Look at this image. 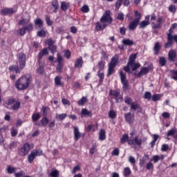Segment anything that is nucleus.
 I'll list each match as a JSON object with an SVG mask.
<instances>
[{
    "label": "nucleus",
    "mask_w": 177,
    "mask_h": 177,
    "mask_svg": "<svg viewBox=\"0 0 177 177\" xmlns=\"http://www.w3.org/2000/svg\"><path fill=\"white\" fill-rule=\"evenodd\" d=\"M32 82V76L31 75H26L19 77L15 82V88L18 91H26L31 85Z\"/></svg>",
    "instance_id": "obj_1"
},
{
    "label": "nucleus",
    "mask_w": 177,
    "mask_h": 177,
    "mask_svg": "<svg viewBox=\"0 0 177 177\" xmlns=\"http://www.w3.org/2000/svg\"><path fill=\"white\" fill-rule=\"evenodd\" d=\"M4 107L8 110H12V111H17L21 107V102L20 100L10 97L8 98L7 101L3 103Z\"/></svg>",
    "instance_id": "obj_2"
},
{
    "label": "nucleus",
    "mask_w": 177,
    "mask_h": 177,
    "mask_svg": "<svg viewBox=\"0 0 177 177\" xmlns=\"http://www.w3.org/2000/svg\"><path fill=\"white\" fill-rule=\"evenodd\" d=\"M35 25L38 26L39 28H40V31L37 32V37H40L41 38H45L46 37V32L44 30V21L42 19L39 18H37L35 21Z\"/></svg>",
    "instance_id": "obj_3"
},
{
    "label": "nucleus",
    "mask_w": 177,
    "mask_h": 177,
    "mask_svg": "<svg viewBox=\"0 0 177 177\" xmlns=\"http://www.w3.org/2000/svg\"><path fill=\"white\" fill-rule=\"evenodd\" d=\"M30 150H31V146L28 142H26L21 148L18 149V154L21 157H26L30 153Z\"/></svg>",
    "instance_id": "obj_4"
},
{
    "label": "nucleus",
    "mask_w": 177,
    "mask_h": 177,
    "mask_svg": "<svg viewBox=\"0 0 177 177\" xmlns=\"http://www.w3.org/2000/svg\"><path fill=\"white\" fill-rule=\"evenodd\" d=\"M100 23H107V24H111L113 23V17H111V11L107 10L103 14L100 19Z\"/></svg>",
    "instance_id": "obj_5"
},
{
    "label": "nucleus",
    "mask_w": 177,
    "mask_h": 177,
    "mask_svg": "<svg viewBox=\"0 0 177 177\" xmlns=\"http://www.w3.org/2000/svg\"><path fill=\"white\" fill-rule=\"evenodd\" d=\"M119 75L120 77L123 91H128V89H129V81L127 80V74L124 73L122 71H120Z\"/></svg>",
    "instance_id": "obj_6"
},
{
    "label": "nucleus",
    "mask_w": 177,
    "mask_h": 177,
    "mask_svg": "<svg viewBox=\"0 0 177 177\" xmlns=\"http://www.w3.org/2000/svg\"><path fill=\"white\" fill-rule=\"evenodd\" d=\"M32 30H34V25H32V23H29L27 26L18 29L17 32L20 37H24V35H26V31H28V32H31Z\"/></svg>",
    "instance_id": "obj_7"
},
{
    "label": "nucleus",
    "mask_w": 177,
    "mask_h": 177,
    "mask_svg": "<svg viewBox=\"0 0 177 177\" xmlns=\"http://www.w3.org/2000/svg\"><path fill=\"white\" fill-rule=\"evenodd\" d=\"M174 42L177 43V35H174L173 36L171 34H169L167 37V42L165 44V49H168V48H171L172 45H174Z\"/></svg>",
    "instance_id": "obj_8"
},
{
    "label": "nucleus",
    "mask_w": 177,
    "mask_h": 177,
    "mask_svg": "<svg viewBox=\"0 0 177 177\" xmlns=\"http://www.w3.org/2000/svg\"><path fill=\"white\" fill-rule=\"evenodd\" d=\"M17 12V8H5L1 10V14L3 16H10V15H15V13Z\"/></svg>",
    "instance_id": "obj_9"
},
{
    "label": "nucleus",
    "mask_w": 177,
    "mask_h": 177,
    "mask_svg": "<svg viewBox=\"0 0 177 177\" xmlns=\"http://www.w3.org/2000/svg\"><path fill=\"white\" fill-rule=\"evenodd\" d=\"M18 60L19 62V68L20 70H23V68H24V67H26V54H24V53H20L18 55Z\"/></svg>",
    "instance_id": "obj_10"
},
{
    "label": "nucleus",
    "mask_w": 177,
    "mask_h": 177,
    "mask_svg": "<svg viewBox=\"0 0 177 177\" xmlns=\"http://www.w3.org/2000/svg\"><path fill=\"white\" fill-rule=\"evenodd\" d=\"M149 71H150V68L149 67H142L140 68V71L138 73H134L135 77L137 78H140V77H143V75H146L149 74Z\"/></svg>",
    "instance_id": "obj_11"
},
{
    "label": "nucleus",
    "mask_w": 177,
    "mask_h": 177,
    "mask_svg": "<svg viewBox=\"0 0 177 177\" xmlns=\"http://www.w3.org/2000/svg\"><path fill=\"white\" fill-rule=\"evenodd\" d=\"M139 18L135 19L129 24L128 28L130 31H135L136 30L138 26H139Z\"/></svg>",
    "instance_id": "obj_12"
},
{
    "label": "nucleus",
    "mask_w": 177,
    "mask_h": 177,
    "mask_svg": "<svg viewBox=\"0 0 177 177\" xmlns=\"http://www.w3.org/2000/svg\"><path fill=\"white\" fill-rule=\"evenodd\" d=\"M73 133H74V139L75 142H78V140L81 137L84 138V136H85V134L84 133L81 134V133H80V130L78 129L77 127H74Z\"/></svg>",
    "instance_id": "obj_13"
},
{
    "label": "nucleus",
    "mask_w": 177,
    "mask_h": 177,
    "mask_svg": "<svg viewBox=\"0 0 177 177\" xmlns=\"http://www.w3.org/2000/svg\"><path fill=\"white\" fill-rule=\"evenodd\" d=\"M124 118L126 122H128L129 124H133L135 121V116L133 115V114L132 115L131 112L124 114Z\"/></svg>",
    "instance_id": "obj_14"
},
{
    "label": "nucleus",
    "mask_w": 177,
    "mask_h": 177,
    "mask_svg": "<svg viewBox=\"0 0 177 177\" xmlns=\"http://www.w3.org/2000/svg\"><path fill=\"white\" fill-rule=\"evenodd\" d=\"M168 59L170 63H174L176 60V51L170 50L168 53Z\"/></svg>",
    "instance_id": "obj_15"
},
{
    "label": "nucleus",
    "mask_w": 177,
    "mask_h": 177,
    "mask_svg": "<svg viewBox=\"0 0 177 177\" xmlns=\"http://www.w3.org/2000/svg\"><path fill=\"white\" fill-rule=\"evenodd\" d=\"M129 145H132L133 146H140L142 145V140L139 139V137L136 136L134 139L129 140Z\"/></svg>",
    "instance_id": "obj_16"
},
{
    "label": "nucleus",
    "mask_w": 177,
    "mask_h": 177,
    "mask_svg": "<svg viewBox=\"0 0 177 177\" xmlns=\"http://www.w3.org/2000/svg\"><path fill=\"white\" fill-rule=\"evenodd\" d=\"M82 66H84V59H82V57H80L76 59L74 67L75 68H82Z\"/></svg>",
    "instance_id": "obj_17"
},
{
    "label": "nucleus",
    "mask_w": 177,
    "mask_h": 177,
    "mask_svg": "<svg viewBox=\"0 0 177 177\" xmlns=\"http://www.w3.org/2000/svg\"><path fill=\"white\" fill-rule=\"evenodd\" d=\"M118 60H120V57L116 54L111 58L109 66L117 67V65L118 64Z\"/></svg>",
    "instance_id": "obj_18"
},
{
    "label": "nucleus",
    "mask_w": 177,
    "mask_h": 177,
    "mask_svg": "<svg viewBox=\"0 0 177 177\" xmlns=\"http://www.w3.org/2000/svg\"><path fill=\"white\" fill-rule=\"evenodd\" d=\"M160 50H161V44L158 41H156L153 47V55L155 56H158L160 54Z\"/></svg>",
    "instance_id": "obj_19"
},
{
    "label": "nucleus",
    "mask_w": 177,
    "mask_h": 177,
    "mask_svg": "<svg viewBox=\"0 0 177 177\" xmlns=\"http://www.w3.org/2000/svg\"><path fill=\"white\" fill-rule=\"evenodd\" d=\"M163 20H164V18L162 17H158V24H156V23L154 22L151 23L152 28H161V26L162 25Z\"/></svg>",
    "instance_id": "obj_20"
},
{
    "label": "nucleus",
    "mask_w": 177,
    "mask_h": 177,
    "mask_svg": "<svg viewBox=\"0 0 177 177\" xmlns=\"http://www.w3.org/2000/svg\"><path fill=\"white\" fill-rule=\"evenodd\" d=\"M130 110H133V111L140 110L138 111V113H140V111H142V107L137 102H132L130 105Z\"/></svg>",
    "instance_id": "obj_21"
},
{
    "label": "nucleus",
    "mask_w": 177,
    "mask_h": 177,
    "mask_svg": "<svg viewBox=\"0 0 177 177\" xmlns=\"http://www.w3.org/2000/svg\"><path fill=\"white\" fill-rule=\"evenodd\" d=\"M55 86H64V83L62 82V76H56L54 79Z\"/></svg>",
    "instance_id": "obj_22"
},
{
    "label": "nucleus",
    "mask_w": 177,
    "mask_h": 177,
    "mask_svg": "<svg viewBox=\"0 0 177 177\" xmlns=\"http://www.w3.org/2000/svg\"><path fill=\"white\" fill-rule=\"evenodd\" d=\"M37 158V153L34 151H32L30 154L28 155V161L29 164H32L34 160Z\"/></svg>",
    "instance_id": "obj_23"
},
{
    "label": "nucleus",
    "mask_w": 177,
    "mask_h": 177,
    "mask_svg": "<svg viewBox=\"0 0 177 177\" xmlns=\"http://www.w3.org/2000/svg\"><path fill=\"white\" fill-rule=\"evenodd\" d=\"M120 90H110L109 95L110 96H114L116 100V103H118V96H120Z\"/></svg>",
    "instance_id": "obj_24"
},
{
    "label": "nucleus",
    "mask_w": 177,
    "mask_h": 177,
    "mask_svg": "<svg viewBox=\"0 0 177 177\" xmlns=\"http://www.w3.org/2000/svg\"><path fill=\"white\" fill-rule=\"evenodd\" d=\"M45 55H49V52L48 51V48H43L38 55V60L41 62L42 60V57L45 56Z\"/></svg>",
    "instance_id": "obj_25"
},
{
    "label": "nucleus",
    "mask_w": 177,
    "mask_h": 177,
    "mask_svg": "<svg viewBox=\"0 0 177 177\" xmlns=\"http://www.w3.org/2000/svg\"><path fill=\"white\" fill-rule=\"evenodd\" d=\"M37 72L38 73V74H40V75H44V73H45V64H41V62H39V67L37 69Z\"/></svg>",
    "instance_id": "obj_26"
},
{
    "label": "nucleus",
    "mask_w": 177,
    "mask_h": 177,
    "mask_svg": "<svg viewBox=\"0 0 177 177\" xmlns=\"http://www.w3.org/2000/svg\"><path fill=\"white\" fill-rule=\"evenodd\" d=\"M136 54H131L129 57V62H128V64L129 66H130L131 67H132V66H133V63H135V60H136Z\"/></svg>",
    "instance_id": "obj_27"
},
{
    "label": "nucleus",
    "mask_w": 177,
    "mask_h": 177,
    "mask_svg": "<svg viewBox=\"0 0 177 177\" xmlns=\"http://www.w3.org/2000/svg\"><path fill=\"white\" fill-rule=\"evenodd\" d=\"M97 76L100 80H98L99 85H102L103 84V81H104V73H102V71H98Z\"/></svg>",
    "instance_id": "obj_28"
},
{
    "label": "nucleus",
    "mask_w": 177,
    "mask_h": 177,
    "mask_svg": "<svg viewBox=\"0 0 177 177\" xmlns=\"http://www.w3.org/2000/svg\"><path fill=\"white\" fill-rule=\"evenodd\" d=\"M9 71H15L16 74H20V68L17 65H12L9 67Z\"/></svg>",
    "instance_id": "obj_29"
},
{
    "label": "nucleus",
    "mask_w": 177,
    "mask_h": 177,
    "mask_svg": "<svg viewBox=\"0 0 177 177\" xmlns=\"http://www.w3.org/2000/svg\"><path fill=\"white\" fill-rule=\"evenodd\" d=\"M67 118V113H61L55 115V120H59L60 121H64Z\"/></svg>",
    "instance_id": "obj_30"
},
{
    "label": "nucleus",
    "mask_w": 177,
    "mask_h": 177,
    "mask_svg": "<svg viewBox=\"0 0 177 177\" xmlns=\"http://www.w3.org/2000/svg\"><path fill=\"white\" fill-rule=\"evenodd\" d=\"M123 45H126L127 46H132V45H135L133 40H131L129 39H126L122 40Z\"/></svg>",
    "instance_id": "obj_31"
},
{
    "label": "nucleus",
    "mask_w": 177,
    "mask_h": 177,
    "mask_svg": "<svg viewBox=\"0 0 177 177\" xmlns=\"http://www.w3.org/2000/svg\"><path fill=\"white\" fill-rule=\"evenodd\" d=\"M131 174H132V171H131V169L129 167L124 168V169H123V176H124V177L131 176Z\"/></svg>",
    "instance_id": "obj_32"
},
{
    "label": "nucleus",
    "mask_w": 177,
    "mask_h": 177,
    "mask_svg": "<svg viewBox=\"0 0 177 177\" xmlns=\"http://www.w3.org/2000/svg\"><path fill=\"white\" fill-rule=\"evenodd\" d=\"M147 26H150V21H142L139 24V28L145 29L147 27Z\"/></svg>",
    "instance_id": "obj_33"
},
{
    "label": "nucleus",
    "mask_w": 177,
    "mask_h": 177,
    "mask_svg": "<svg viewBox=\"0 0 177 177\" xmlns=\"http://www.w3.org/2000/svg\"><path fill=\"white\" fill-rule=\"evenodd\" d=\"M51 5L54 8V13H57V9H59V1L54 0L52 1Z\"/></svg>",
    "instance_id": "obj_34"
},
{
    "label": "nucleus",
    "mask_w": 177,
    "mask_h": 177,
    "mask_svg": "<svg viewBox=\"0 0 177 177\" xmlns=\"http://www.w3.org/2000/svg\"><path fill=\"white\" fill-rule=\"evenodd\" d=\"M127 142H129V136H128V134H124L120 138V143L121 145H124L127 143Z\"/></svg>",
    "instance_id": "obj_35"
},
{
    "label": "nucleus",
    "mask_w": 177,
    "mask_h": 177,
    "mask_svg": "<svg viewBox=\"0 0 177 177\" xmlns=\"http://www.w3.org/2000/svg\"><path fill=\"white\" fill-rule=\"evenodd\" d=\"M82 114L84 115V117H92V111H88L86 109H82Z\"/></svg>",
    "instance_id": "obj_36"
},
{
    "label": "nucleus",
    "mask_w": 177,
    "mask_h": 177,
    "mask_svg": "<svg viewBox=\"0 0 177 177\" xmlns=\"http://www.w3.org/2000/svg\"><path fill=\"white\" fill-rule=\"evenodd\" d=\"M16 171H17V168L12 167L11 165H8L7 167V172L8 174H15Z\"/></svg>",
    "instance_id": "obj_37"
},
{
    "label": "nucleus",
    "mask_w": 177,
    "mask_h": 177,
    "mask_svg": "<svg viewBox=\"0 0 177 177\" xmlns=\"http://www.w3.org/2000/svg\"><path fill=\"white\" fill-rule=\"evenodd\" d=\"M39 118H41V114H39V113H35L32 115V122H37V121H38V120H39Z\"/></svg>",
    "instance_id": "obj_38"
},
{
    "label": "nucleus",
    "mask_w": 177,
    "mask_h": 177,
    "mask_svg": "<svg viewBox=\"0 0 177 177\" xmlns=\"http://www.w3.org/2000/svg\"><path fill=\"white\" fill-rule=\"evenodd\" d=\"M100 140H105L106 139V131L104 129H101L99 133Z\"/></svg>",
    "instance_id": "obj_39"
},
{
    "label": "nucleus",
    "mask_w": 177,
    "mask_h": 177,
    "mask_svg": "<svg viewBox=\"0 0 177 177\" xmlns=\"http://www.w3.org/2000/svg\"><path fill=\"white\" fill-rule=\"evenodd\" d=\"M68 8H70V4L68 3H66L65 1L61 3V9L63 12H66Z\"/></svg>",
    "instance_id": "obj_40"
},
{
    "label": "nucleus",
    "mask_w": 177,
    "mask_h": 177,
    "mask_svg": "<svg viewBox=\"0 0 177 177\" xmlns=\"http://www.w3.org/2000/svg\"><path fill=\"white\" fill-rule=\"evenodd\" d=\"M40 122L42 127H46V125L49 124V119L48 118V117L44 116L41 118V120H40Z\"/></svg>",
    "instance_id": "obj_41"
},
{
    "label": "nucleus",
    "mask_w": 177,
    "mask_h": 177,
    "mask_svg": "<svg viewBox=\"0 0 177 177\" xmlns=\"http://www.w3.org/2000/svg\"><path fill=\"white\" fill-rule=\"evenodd\" d=\"M85 103H88V97H82L78 102L77 104L78 106H84Z\"/></svg>",
    "instance_id": "obj_42"
},
{
    "label": "nucleus",
    "mask_w": 177,
    "mask_h": 177,
    "mask_svg": "<svg viewBox=\"0 0 177 177\" xmlns=\"http://www.w3.org/2000/svg\"><path fill=\"white\" fill-rule=\"evenodd\" d=\"M114 68H115V66H113L111 65H109L108 66V73H107V77H110L112 74H114Z\"/></svg>",
    "instance_id": "obj_43"
},
{
    "label": "nucleus",
    "mask_w": 177,
    "mask_h": 177,
    "mask_svg": "<svg viewBox=\"0 0 177 177\" xmlns=\"http://www.w3.org/2000/svg\"><path fill=\"white\" fill-rule=\"evenodd\" d=\"M41 111L43 113V115L44 117H47L48 112L50 111V108H49V106H43L41 109Z\"/></svg>",
    "instance_id": "obj_44"
},
{
    "label": "nucleus",
    "mask_w": 177,
    "mask_h": 177,
    "mask_svg": "<svg viewBox=\"0 0 177 177\" xmlns=\"http://www.w3.org/2000/svg\"><path fill=\"white\" fill-rule=\"evenodd\" d=\"M49 176H51V177H59V176H60V174L59 173V170L54 169V170L51 171V172L49 174Z\"/></svg>",
    "instance_id": "obj_45"
},
{
    "label": "nucleus",
    "mask_w": 177,
    "mask_h": 177,
    "mask_svg": "<svg viewBox=\"0 0 177 177\" xmlns=\"http://www.w3.org/2000/svg\"><path fill=\"white\" fill-rule=\"evenodd\" d=\"M159 64L161 66V67H164V66H166L167 64V59L164 57H159Z\"/></svg>",
    "instance_id": "obj_46"
},
{
    "label": "nucleus",
    "mask_w": 177,
    "mask_h": 177,
    "mask_svg": "<svg viewBox=\"0 0 177 177\" xmlns=\"http://www.w3.org/2000/svg\"><path fill=\"white\" fill-rule=\"evenodd\" d=\"M109 118L114 120L117 117V113L114 110L111 109L109 112Z\"/></svg>",
    "instance_id": "obj_47"
},
{
    "label": "nucleus",
    "mask_w": 177,
    "mask_h": 177,
    "mask_svg": "<svg viewBox=\"0 0 177 177\" xmlns=\"http://www.w3.org/2000/svg\"><path fill=\"white\" fill-rule=\"evenodd\" d=\"M170 74L171 78H172V80H174V81H177V71L174 69L171 70Z\"/></svg>",
    "instance_id": "obj_48"
},
{
    "label": "nucleus",
    "mask_w": 177,
    "mask_h": 177,
    "mask_svg": "<svg viewBox=\"0 0 177 177\" xmlns=\"http://www.w3.org/2000/svg\"><path fill=\"white\" fill-rule=\"evenodd\" d=\"M64 66V64L63 63H58V64L57 65V67H56V71L58 73H62Z\"/></svg>",
    "instance_id": "obj_49"
},
{
    "label": "nucleus",
    "mask_w": 177,
    "mask_h": 177,
    "mask_svg": "<svg viewBox=\"0 0 177 177\" xmlns=\"http://www.w3.org/2000/svg\"><path fill=\"white\" fill-rule=\"evenodd\" d=\"M104 66H106V62L102 60L100 62H98L99 71H102V70L104 68Z\"/></svg>",
    "instance_id": "obj_50"
},
{
    "label": "nucleus",
    "mask_w": 177,
    "mask_h": 177,
    "mask_svg": "<svg viewBox=\"0 0 177 177\" xmlns=\"http://www.w3.org/2000/svg\"><path fill=\"white\" fill-rule=\"evenodd\" d=\"M33 152H35V154H36V157L38 156L39 157L41 156H44V151L42 149H34Z\"/></svg>",
    "instance_id": "obj_51"
},
{
    "label": "nucleus",
    "mask_w": 177,
    "mask_h": 177,
    "mask_svg": "<svg viewBox=\"0 0 177 177\" xmlns=\"http://www.w3.org/2000/svg\"><path fill=\"white\" fill-rule=\"evenodd\" d=\"M177 131H176V129H171L169 130L167 133V136H175V134L176 133Z\"/></svg>",
    "instance_id": "obj_52"
},
{
    "label": "nucleus",
    "mask_w": 177,
    "mask_h": 177,
    "mask_svg": "<svg viewBox=\"0 0 177 177\" xmlns=\"http://www.w3.org/2000/svg\"><path fill=\"white\" fill-rule=\"evenodd\" d=\"M49 50H50L51 53H53V55H55V53L56 52V50H57V46H56L55 44L53 46H50V47H48Z\"/></svg>",
    "instance_id": "obj_53"
},
{
    "label": "nucleus",
    "mask_w": 177,
    "mask_h": 177,
    "mask_svg": "<svg viewBox=\"0 0 177 177\" xmlns=\"http://www.w3.org/2000/svg\"><path fill=\"white\" fill-rule=\"evenodd\" d=\"M124 103H126V104H128V106H131L132 104V98H131L130 97H125Z\"/></svg>",
    "instance_id": "obj_54"
},
{
    "label": "nucleus",
    "mask_w": 177,
    "mask_h": 177,
    "mask_svg": "<svg viewBox=\"0 0 177 177\" xmlns=\"http://www.w3.org/2000/svg\"><path fill=\"white\" fill-rule=\"evenodd\" d=\"M160 99H161L160 94H154L151 97L153 102H157L158 100H160Z\"/></svg>",
    "instance_id": "obj_55"
},
{
    "label": "nucleus",
    "mask_w": 177,
    "mask_h": 177,
    "mask_svg": "<svg viewBox=\"0 0 177 177\" xmlns=\"http://www.w3.org/2000/svg\"><path fill=\"white\" fill-rule=\"evenodd\" d=\"M46 24L47 26H53V21L50 20V16H46Z\"/></svg>",
    "instance_id": "obj_56"
},
{
    "label": "nucleus",
    "mask_w": 177,
    "mask_h": 177,
    "mask_svg": "<svg viewBox=\"0 0 177 177\" xmlns=\"http://www.w3.org/2000/svg\"><path fill=\"white\" fill-rule=\"evenodd\" d=\"M169 10L171 13H175L176 12V6L174 4H171L169 6Z\"/></svg>",
    "instance_id": "obj_57"
},
{
    "label": "nucleus",
    "mask_w": 177,
    "mask_h": 177,
    "mask_svg": "<svg viewBox=\"0 0 177 177\" xmlns=\"http://www.w3.org/2000/svg\"><path fill=\"white\" fill-rule=\"evenodd\" d=\"M24 175H26V172H24V171L21 170L18 173H15L14 176H15V177H22V176H24Z\"/></svg>",
    "instance_id": "obj_58"
},
{
    "label": "nucleus",
    "mask_w": 177,
    "mask_h": 177,
    "mask_svg": "<svg viewBox=\"0 0 177 177\" xmlns=\"http://www.w3.org/2000/svg\"><path fill=\"white\" fill-rule=\"evenodd\" d=\"M161 150L162 151H168L169 150V145L168 144H163L161 147Z\"/></svg>",
    "instance_id": "obj_59"
},
{
    "label": "nucleus",
    "mask_w": 177,
    "mask_h": 177,
    "mask_svg": "<svg viewBox=\"0 0 177 177\" xmlns=\"http://www.w3.org/2000/svg\"><path fill=\"white\" fill-rule=\"evenodd\" d=\"M57 63H63V57H62V54H60V53L57 54Z\"/></svg>",
    "instance_id": "obj_60"
},
{
    "label": "nucleus",
    "mask_w": 177,
    "mask_h": 177,
    "mask_svg": "<svg viewBox=\"0 0 177 177\" xmlns=\"http://www.w3.org/2000/svg\"><path fill=\"white\" fill-rule=\"evenodd\" d=\"M111 154L112 156H120V149L115 148L113 151L111 152Z\"/></svg>",
    "instance_id": "obj_61"
},
{
    "label": "nucleus",
    "mask_w": 177,
    "mask_h": 177,
    "mask_svg": "<svg viewBox=\"0 0 177 177\" xmlns=\"http://www.w3.org/2000/svg\"><path fill=\"white\" fill-rule=\"evenodd\" d=\"M46 44H47V45L48 46V47H50V46H52L54 45L55 41H53V39H50H50H48L46 40Z\"/></svg>",
    "instance_id": "obj_62"
},
{
    "label": "nucleus",
    "mask_w": 177,
    "mask_h": 177,
    "mask_svg": "<svg viewBox=\"0 0 177 177\" xmlns=\"http://www.w3.org/2000/svg\"><path fill=\"white\" fill-rule=\"evenodd\" d=\"M83 13H88L89 12V6H83L81 9Z\"/></svg>",
    "instance_id": "obj_63"
},
{
    "label": "nucleus",
    "mask_w": 177,
    "mask_h": 177,
    "mask_svg": "<svg viewBox=\"0 0 177 177\" xmlns=\"http://www.w3.org/2000/svg\"><path fill=\"white\" fill-rule=\"evenodd\" d=\"M124 13H122V12H119V13L118 14L117 19H118V20H120V21H124Z\"/></svg>",
    "instance_id": "obj_64"
}]
</instances>
